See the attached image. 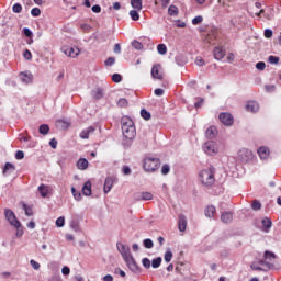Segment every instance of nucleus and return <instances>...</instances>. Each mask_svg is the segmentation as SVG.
<instances>
[{
  "instance_id": "nucleus-1",
  "label": "nucleus",
  "mask_w": 281,
  "mask_h": 281,
  "mask_svg": "<svg viewBox=\"0 0 281 281\" xmlns=\"http://www.w3.org/2000/svg\"><path fill=\"white\" fill-rule=\"evenodd\" d=\"M116 247L131 271L134 273H139V266L137 265V261H135V258H133V255H131V247L122 243H117Z\"/></svg>"
},
{
  "instance_id": "nucleus-2",
  "label": "nucleus",
  "mask_w": 281,
  "mask_h": 281,
  "mask_svg": "<svg viewBox=\"0 0 281 281\" xmlns=\"http://www.w3.org/2000/svg\"><path fill=\"white\" fill-rule=\"evenodd\" d=\"M215 169L214 167H209L206 169H203L200 171L199 173V179L202 183V186H205V188H212V186H214V183L216 182V178H215Z\"/></svg>"
},
{
  "instance_id": "nucleus-3",
  "label": "nucleus",
  "mask_w": 281,
  "mask_h": 281,
  "mask_svg": "<svg viewBox=\"0 0 281 281\" xmlns=\"http://www.w3.org/2000/svg\"><path fill=\"white\" fill-rule=\"evenodd\" d=\"M122 133L126 139H133L137 135L133 120L126 116L122 119Z\"/></svg>"
},
{
  "instance_id": "nucleus-4",
  "label": "nucleus",
  "mask_w": 281,
  "mask_h": 281,
  "mask_svg": "<svg viewBox=\"0 0 281 281\" xmlns=\"http://www.w3.org/2000/svg\"><path fill=\"white\" fill-rule=\"evenodd\" d=\"M159 166H161L159 158L148 157L144 159L143 168L146 172H155V170H159Z\"/></svg>"
},
{
  "instance_id": "nucleus-5",
  "label": "nucleus",
  "mask_w": 281,
  "mask_h": 281,
  "mask_svg": "<svg viewBox=\"0 0 281 281\" xmlns=\"http://www.w3.org/2000/svg\"><path fill=\"white\" fill-rule=\"evenodd\" d=\"M4 216H5L7 221L10 223V225H12L13 227H16V229H19V227H21V222H19L16 220V215L14 214L13 210L5 209Z\"/></svg>"
},
{
  "instance_id": "nucleus-6",
  "label": "nucleus",
  "mask_w": 281,
  "mask_h": 281,
  "mask_svg": "<svg viewBox=\"0 0 281 281\" xmlns=\"http://www.w3.org/2000/svg\"><path fill=\"white\" fill-rule=\"evenodd\" d=\"M276 258H278V256H276L272 251L266 250L263 254V260H260L259 263L260 265H267L269 267V271H271V269H273V260H276Z\"/></svg>"
},
{
  "instance_id": "nucleus-7",
  "label": "nucleus",
  "mask_w": 281,
  "mask_h": 281,
  "mask_svg": "<svg viewBox=\"0 0 281 281\" xmlns=\"http://www.w3.org/2000/svg\"><path fill=\"white\" fill-rule=\"evenodd\" d=\"M203 150L206 155H216L218 147H216V143L209 140L203 145Z\"/></svg>"
},
{
  "instance_id": "nucleus-8",
  "label": "nucleus",
  "mask_w": 281,
  "mask_h": 281,
  "mask_svg": "<svg viewBox=\"0 0 281 281\" xmlns=\"http://www.w3.org/2000/svg\"><path fill=\"white\" fill-rule=\"evenodd\" d=\"M220 122L224 124V126H232L234 124V116L231 113L222 112L220 114Z\"/></svg>"
},
{
  "instance_id": "nucleus-9",
  "label": "nucleus",
  "mask_w": 281,
  "mask_h": 281,
  "mask_svg": "<svg viewBox=\"0 0 281 281\" xmlns=\"http://www.w3.org/2000/svg\"><path fill=\"white\" fill-rule=\"evenodd\" d=\"M238 159H239V161H241L243 164H247L250 159H251V157H252V155H251V150H249V149H240L239 151H238Z\"/></svg>"
},
{
  "instance_id": "nucleus-10",
  "label": "nucleus",
  "mask_w": 281,
  "mask_h": 281,
  "mask_svg": "<svg viewBox=\"0 0 281 281\" xmlns=\"http://www.w3.org/2000/svg\"><path fill=\"white\" fill-rule=\"evenodd\" d=\"M213 56L215 60H223L225 58V49L223 48V46H216L213 49Z\"/></svg>"
},
{
  "instance_id": "nucleus-11",
  "label": "nucleus",
  "mask_w": 281,
  "mask_h": 281,
  "mask_svg": "<svg viewBox=\"0 0 281 281\" xmlns=\"http://www.w3.org/2000/svg\"><path fill=\"white\" fill-rule=\"evenodd\" d=\"M250 269L252 271H269V266L267 263H260L259 260L258 262L251 263Z\"/></svg>"
},
{
  "instance_id": "nucleus-12",
  "label": "nucleus",
  "mask_w": 281,
  "mask_h": 281,
  "mask_svg": "<svg viewBox=\"0 0 281 281\" xmlns=\"http://www.w3.org/2000/svg\"><path fill=\"white\" fill-rule=\"evenodd\" d=\"M260 109V105L256 101H248L246 103V111L249 113H257V111Z\"/></svg>"
},
{
  "instance_id": "nucleus-13",
  "label": "nucleus",
  "mask_w": 281,
  "mask_h": 281,
  "mask_svg": "<svg viewBox=\"0 0 281 281\" xmlns=\"http://www.w3.org/2000/svg\"><path fill=\"white\" fill-rule=\"evenodd\" d=\"M66 56L70 58H78L80 56V48L78 47H70L65 50Z\"/></svg>"
},
{
  "instance_id": "nucleus-14",
  "label": "nucleus",
  "mask_w": 281,
  "mask_h": 281,
  "mask_svg": "<svg viewBox=\"0 0 281 281\" xmlns=\"http://www.w3.org/2000/svg\"><path fill=\"white\" fill-rule=\"evenodd\" d=\"M95 133V127L89 126L86 130H82V132L79 134V137L81 139H89V135H93Z\"/></svg>"
},
{
  "instance_id": "nucleus-15",
  "label": "nucleus",
  "mask_w": 281,
  "mask_h": 281,
  "mask_svg": "<svg viewBox=\"0 0 281 281\" xmlns=\"http://www.w3.org/2000/svg\"><path fill=\"white\" fill-rule=\"evenodd\" d=\"M187 227H188V221L186 220V217L183 215H180L179 222H178L179 232H186Z\"/></svg>"
},
{
  "instance_id": "nucleus-16",
  "label": "nucleus",
  "mask_w": 281,
  "mask_h": 281,
  "mask_svg": "<svg viewBox=\"0 0 281 281\" xmlns=\"http://www.w3.org/2000/svg\"><path fill=\"white\" fill-rule=\"evenodd\" d=\"M151 76H153V78H156L157 80L164 79V75H161V71L159 70V65H155L151 68Z\"/></svg>"
},
{
  "instance_id": "nucleus-17",
  "label": "nucleus",
  "mask_w": 281,
  "mask_h": 281,
  "mask_svg": "<svg viewBox=\"0 0 281 281\" xmlns=\"http://www.w3.org/2000/svg\"><path fill=\"white\" fill-rule=\"evenodd\" d=\"M77 168L78 170H87V168H89V160H87V158H80L77 161Z\"/></svg>"
},
{
  "instance_id": "nucleus-18",
  "label": "nucleus",
  "mask_w": 281,
  "mask_h": 281,
  "mask_svg": "<svg viewBox=\"0 0 281 281\" xmlns=\"http://www.w3.org/2000/svg\"><path fill=\"white\" fill-rule=\"evenodd\" d=\"M111 188H113V178L109 177L105 179L103 192L109 194V192H111Z\"/></svg>"
},
{
  "instance_id": "nucleus-19",
  "label": "nucleus",
  "mask_w": 281,
  "mask_h": 281,
  "mask_svg": "<svg viewBox=\"0 0 281 281\" xmlns=\"http://www.w3.org/2000/svg\"><path fill=\"white\" fill-rule=\"evenodd\" d=\"M260 159H269V155H270V151H269V148L267 147H260L258 150H257Z\"/></svg>"
},
{
  "instance_id": "nucleus-20",
  "label": "nucleus",
  "mask_w": 281,
  "mask_h": 281,
  "mask_svg": "<svg viewBox=\"0 0 281 281\" xmlns=\"http://www.w3.org/2000/svg\"><path fill=\"white\" fill-rule=\"evenodd\" d=\"M82 194L85 196H91L92 191H91V181H87L83 187H82Z\"/></svg>"
},
{
  "instance_id": "nucleus-21",
  "label": "nucleus",
  "mask_w": 281,
  "mask_h": 281,
  "mask_svg": "<svg viewBox=\"0 0 281 281\" xmlns=\"http://www.w3.org/2000/svg\"><path fill=\"white\" fill-rule=\"evenodd\" d=\"M234 218V215L232 212H224L221 215L222 223H232V220Z\"/></svg>"
},
{
  "instance_id": "nucleus-22",
  "label": "nucleus",
  "mask_w": 281,
  "mask_h": 281,
  "mask_svg": "<svg viewBox=\"0 0 281 281\" xmlns=\"http://www.w3.org/2000/svg\"><path fill=\"white\" fill-rule=\"evenodd\" d=\"M138 201H153V193L143 192L136 198Z\"/></svg>"
},
{
  "instance_id": "nucleus-23",
  "label": "nucleus",
  "mask_w": 281,
  "mask_h": 281,
  "mask_svg": "<svg viewBox=\"0 0 281 281\" xmlns=\"http://www.w3.org/2000/svg\"><path fill=\"white\" fill-rule=\"evenodd\" d=\"M216 127L215 126H210L206 132L205 135L209 139H214V137H216Z\"/></svg>"
},
{
  "instance_id": "nucleus-24",
  "label": "nucleus",
  "mask_w": 281,
  "mask_h": 281,
  "mask_svg": "<svg viewBox=\"0 0 281 281\" xmlns=\"http://www.w3.org/2000/svg\"><path fill=\"white\" fill-rule=\"evenodd\" d=\"M37 190L43 199L49 194V186L41 184Z\"/></svg>"
},
{
  "instance_id": "nucleus-25",
  "label": "nucleus",
  "mask_w": 281,
  "mask_h": 281,
  "mask_svg": "<svg viewBox=\"0 0 281 281\" xmlns=\"http://www.w3.org/2000/svg\"><path fill=\"white\" fill-rule=\"evenodd\" d=\"M14 170H16V167L11 162H7L3 169V175H12Z\"/></svg>"
},
{
  "instance_id": "nucleus-26",
  "label": "nucleus",
  "mask_w": 281,
  "mask_h": 281,
  "mask_svg": "<svg viewBox=\"0 0 281 281\" xmlns=\"http://www.w3.org/2000/svg\"><path fill=\"white\" fill-rule=\"evenodd\" d=\"M214 214H216V207L214 205H210L205 209V216L207 218H213Z\"/></svg>"
},
{
  "instance_id": "nucleus-27",
  "label": "nucleus",
  "mask_w": 281,
  "mask_h": 281,
  "mask_svg": "<svg viewBox=\"0 0 281 281\" xmlns=\"http://www.w3.org/2000/svg\"><path fill=\"white\" fill-rule=\"evenodd\" d=\"M261 224L263 227V232H269V229H271V225H273V223L271 222V220L269 217L263 218Z\"/></svg>"
},
{
  "instance_id": "nucleus-28",
  "label": "nucleus",
  "mask_w": 281,
  "mask_h": 281,
  "mask_svg": "<svg viewBox=\"0 0 281 281\" xmlns=\"http://www.w3.org/2000/svg\"><path fill=\"white\" fill-rule=\"evenodd\" d=\"M103 95L104 93L102 92L101 88H97L92 91V98H94V100H102Z\"/></svg>"
},
{
  "instance_id": "nucleus-29",
  "label": "nucleus",
  "mask_w": 281,
  "mask_h": 281,
  "mask_svg": "<svg viewBox=\"0 0 281 281\" xmlns=\"http://www.w3.org/2000/svg\"><path fill=\"white\" fill-rule=\"evenodd\" d=\"M20 78L22 80V82H25L26 85H30V82H32V74H25V72H22L20 75Z\"/></svg>"
},
{
  "instance_id": "nucleus-30",
  "label": "nucleus",
  "mask_w": 281,
  "mask_h": 281,
  "mask_svg": "<svg viewBox=\"0 0 281 281\" xmlns=\"http://www.w3.org/2000/svg\"><path fill=\"white\" fill-rule=\"evenodd\" d=\"M169 16H177L179 14V8L177 5L171 4L168 9Z\"/></svg>"
},
{
  "instance_id": "nucleus-31",
  "label": "nucleus",
  "mask_w": 281,
  "mask_h": 281,
  "mask_svg": "<svg viewBox=\"0 0 281 281\" xmlns=\"http://www.w3.org/2000/svg\"><path fill=\"white\" fill-rule=\"evenodd\" d=\"M131 5L134 8V10H137L140 12L142 10V0H131Z\"/></svg>"
},
{
  "instance_id": "nucleus-32",
  "label": "nucleus",
  "mask_w": 281,
  "mask_h": 281,
  "mask_svg": "<svg viewBox=\"0 0 281 281\" xmlns=\"http://www.w3.org/2000/svg\"><path fill=\"white\" fill-rule=\"evenodd\" d=\"M158 54H161V56L166 55L168 52V47H166V44H159L157 46Z\"/></svg>"
},
{
  "instance_id": "nucleus-33",
  "label": "nucleus",
  "mask_w": 281,
  "mask_h": 281,
  "mask_svg": "<svg viewBox=\"0 0 281 281\" xmlns=\"http://www.w3.org/2000/svg\"><path fill=\"white\" fill-rule=\"evenodd\" d=\"M41 135H47L49 133V125L42 124L38 128Z\"/></svg>"
},
{
  "instance_id": "nucleus-34",
  "label": "nucleus",
  "mask_w": 281,
  "mask_h": 281,
  "mask_svg": "<svg viewBox=\"0 0 281 281\" xmlns=\"http://www.w3.org/2000/svg\"><path fill=\"white\" fill-rule=\"evenodd\" d=\"M116 104L120 106V109H126V106H128V100L121 98Z\"/></svg>"
},
{
  "instance_id": "nucleus-35",
  "label": "nucleus",
  "mask_w": 281,
  "mask_h": 281,
  "mask_svg": "<svg viewBox=\"0 0 281 281\" xmlns=\"http://www.w3.org/2000/svg\"><path fill=\"white\" fill-rule=\"evenodd\" d=\"M130 16H131L132 21H139V13H138L137 9L131 10Z\"/></svg>"
},
{
  "instance_id": "nucleus-36",
  "label": "nucleus",
  "mask_w": 281,
  "mask_h": 281,
  "mask_svg": "<svg viewBox=\"0 0 281 281\" xmlns=\"http://www.w3.org/2000/svg\"><path fill=\"white\" fill-rule=\"evenodd\" d=\"M153 269H159L161 267V257H157L151 261Z\"/></svg>"
},
{
  "instance_id": "nucleus-37",
  "label": "nucleus",
  "mask_w": 281,
  "mask_h": 281,
  "mask_svg": "<svg viewBox=\"0 0 281 281\" xmlns=\"http://www.w3.org/2000/svg\"><path fill=\"white\" fill-rule=\"evenodd\" d=\"M23 210H24L26 216L34 215V211L32 210V206H27V204H23Z\"/></svg>"
},
{
  "instance_id": "nucleus-38",
  "label": "nucleus",
  "mask_w": 281,
  "mask_h": 281,
  "mask_svg": "<svg viewBox=\"0 0 281 281\" xmlns=\"http://www.w3.org/2000/svg\"><path fill=\"white\" fill-rule=\"evenodd\" d=\"M12 11H13L15 14H21V12H23V7L21 5V3H15V4L12 7Z\"/></svg>"
},
{
  "instance_id": "nucleus-39",
  "label": "nucleus",
  "mask_w": 281,
  "mask_h": 281,
  "mask_svg": "<svg viewBox=\"0 0 281 281\" xmlns=\"http://www.w3.org/2000/svg\"><path fill=\"white\" fill-rule=\"evenodd\" d=\"M132 47H134V49L140 50V49H144V44H142V42L135 40L132 42Z\"/></svg>"
},
{
  "instance_id": "nucleus-40",
  "label": "nucleus",
  "mask_w": 281,
  "mask_h": 281,
  "mask_svg": "<svg viewBox=\"0 0 281 281\" xmlns=\"http://www.w3.org/2000/svg\"><path fill=\"white\" fill-rule=\"evenodd\" d=\"M71 192H72L74 199H76V201H81L82 194L80 192L76 191V188L72 187Z\"/></svg>"
},
{
  "instance_id": "nucleus-41",
  "label": "nucleus",
  "mask_w": 281,
  "mask_h": 281,
  "mask_svg": "<svg viewBox=\"0 0 281 281\" xmlns=\"http://www.w3.org/2000/svg\"><path fill=\"white\" fill-rule=\"evenodd\" d=\"M268 63H270V65H278V63H280V58L271 55L268 58Z\"/></svg>"
},
{
  "instance_id": "nucleus-42",
  "label": "nucleus",
  "mask_w": 281,
  "mask_h": 281,
  "mask_svg": "<svg viewBox=\"0 0 281 281\" xmlns=\"http://www.w3.org/2000/svg\"><path fill=\"white\" fill-rule=\"evenodd\" d=\"M140 116L143 117V120H150V112L143 109L140 110Z\"/></svg>"
},
{
  "instance_id": "nucleus-43",
  "label": "nucleus",
  "mask_w": 281,
  "mask_h": 281,
  "mask_svg": "<svg viewBox=\"0 0 281 281\" xmlns=\"http://www.w3.org/2000/svg\"><path fill=\"white\" fill-rule=\"evenodd\" d=\"M262 207V204L258 201V200H255L251 204V209L255 210V211H258Z\"/></svg>"
},
{
  "instance_id": "nucleus-44",
  "label": "nucleus",
  "mask_w": 281,
  "mask_h": 281,
  "mask_svg": "<svg viewBox=\"0 0 281 281\" xmlns=\"http://www.w3.org/2000/svg\"><path fill=\"white\" fill-rule=\"evenodd\" d=\"M144 247L146 249H153V247H154L153 239H145L144 240Z\"/></svg>"
},
{
  "instance_id": "nucleus-45",
  "label": "nucleus",
  "mask_w": 281,
  "mask_h": 281,
  "mask_svg": "<svg viewBox=\"0 0 281 281\" xmlns=\"http://www.w3.org/2000/svg\"><path fill=\"white\" fill-rule=\"evenodd\" d=\"M267 67V64H265V61H259L256 64V69H258L259 71H265Z\"/></svg>"
},
{
  "instance_id": "nucleus-46",
  "label": "nucleus",
  "mask_w": 281,
  "mask_h": 281,
  "mask_svg": "<svg viewBox=\"0 0 281 281\" xmlns=\"http://www.w3.org/2000/svg\"><path fill=\"white\" fill-rule=\"evenodd\" d=\"M200 23H203V16L198 15L192 20V25H199Z\"/></svg>"
},
{
  "instance_id": "nucleus-47",
  "label": "nucleus",
  "mask_w": 281,
  "mask_h": 281,
  "mask_svg": "<svg viewBox=\"0 0 281 281\" xmlns=\"http://www.w3.org/2000/svg\"><path fill=\"white\" fill-rule=\"evenodd\" d=\"M56 226L57 227H65V218L63 216H60L56 220Z\"/></svg>"
},
{
  "instance_id": "nucleus-48",
  "label": "nucleus",
  "mask_w": 281,
  "mask_h": 281,
  "mask_svg": "<svg viewBox=\"0 0 281 281\" xmlns=\"http://www.w3.org/2000/svg\"><path fill=\"white\" fill-rule=\"evenodd\" d=\"M195 65H198V67H203V65H205V60L203 59V57L201 56L196 57Z\"/></svg>"
},
{
  "instance_id": "nucleus-49",
  "label": "nucleus",
  "mask_w": 281,
  "mask_h": 281,
  "mask_svg": "<svg viewBox=\"0 0 281 281\" xmlns=\"http://www.w3.org/2000/svg\"><path fill=\"white\" fill-rule=\"evenodd\" d=\"M112 81L113 82H122V75H120V74H114V75H112Z\"/></svg>"
},
{
  "instance_id": "nucleus-50",
  "label": "nucleus",
  "mask_w": 281,
  "mask_h": 281,
  "mask_svg": "<svg viewBox=\"0 0 281 281\" xmlns=\"http://www.w3.org/2000/svg\"><path fill=\"white\" fill-rule=\"evenodd\" d=\"M112 65H115V57H109V58L105 60V66H106V67H111Z\"/></svg>"
},
{
  "instance_id": "nucleus-51",
  "label": "nucleus",
  "mask_w": 281,
  "mask_h": 281,
  "mask_svg": "<svg viewBox=\"0 0 281 281\" xmlns=\"http://www.w3.org/2000/svg\"><path fill=\"white\" fill-rule=\"evenodd\" d=\"M31 14H32V16H41V9H38V8H33V9L31 10Z\"/></svg>"
},
{
  "instance_id": "nucleus-52",
  "label": "nucleus",
  "mask_w": 281,
  "mask_h": 281,
  "mask_svg": "<svg viewBox=\"0 0 281 281\" xmlns=\"http://www.w3.org/2000/svg\"><path fill=\"white\" fill-rule=\"evenodd\" d=\"M23 56L25 60H32V52L30 49L24 50Z\"/></svg>"
},
{
  "instance_id": "nucleus-53",
  "label": "nucleus",
  "mask_w": 281,
  "mask_h": 281,
  "mask_svg": "<svg viewBox=\"0 0 281 281\" xmlns=\"http://www.w3.org/2000/svg\"><path fill=\"white\" fill-rule=\"evenodd\" d=\"M92 12H94V14H100L102 12V7H100L99 4L93 5Z\"/></svg>"
},
{
  "instance_id": "nucleus-54",
  "label": "nucleus",
  "mask_w": 281,
  "mask_h": 281,
  "mask_svg": "<svg viewBox=\"0 0 281 281\" xmlns=\"http://www.w3.org/2000/svg\"><path fill=\"white\" fill-rule=\"evenodd\" d=\"M170 260H172V251H167L165 254V262H170Z\"/></svg>"
},
{
  "instance_id": "nucleus-55",
  "label": "nucleus",
  "mask_w": 281,
  "mask_h": 281,
  "mask_svg": "<svg viewBox=\"0 0 281 281\" xmlns=\"http://www.w3.org/2000/svg\"><path fill=\"white\" fill-rule=\"evenodd\" d=\"M170 172V166L169 165H164L161 167V175H168Z\"/></svg>"
},
{
  "instance_id": "nucleus-56",
  "label": "nucleus",
  "mask_w": 281,
  "mask_h": 281,
  "mask_svg": "<svg viewBox=\"0 0 281 281\" xmlns=\"http://www.w3.org/2000/svg\"><path fill=\"white\" fill-rule=\"evenodd\" d=\"M143 267H145V269H150V259L144 258L143 259Z\"/></svg>"
},
{
  "instance_id": "nucleus-57",
  "label": "nucleus",
  "mask_w": 281,
  "mask_h": 281,
  "mask_svg": "<svg viewBox=\"0 0 281 281\" xmlns=\"http://www.w3.org/2000/svg\"><path fill=\"white\" fill-rule=\"evenodd\" d=\"M25 157V153H23L22 150H18L15 154V159L21 160Z\"/></svg>"
},
{
  "instance_id": "nucleus-58",
  "label": "nucleus",
  "mask_w": 281,
  "mask_h": 281,
  "mask_svg": "<svg viewBox=\"0 0 281 281\" xmlns=\"http://www.w3.org/2000/svg\"><path fill=\"white\" fill-rule=\"evenodd\" d=\"M31 266H32L33 269H35V270L41 269V263H38V262L35 261L34 259L31 260Z\"/></svg>"
},
{
  "instance_id": "nucleus-59",
  "label": "nucleus",
  "mask_w": 281,
  "mask_h": 281,
  "mask_svg": "<svg viewBox=\"0 0 281 281\" xmlns=\"http://www.w3.org/2000/svg\"><path fill=\"white\" fill-rule=\"evenodd\" d=\"M24 32V36H26L27 38H32V31L27 27L23 29Z\"/></svg>"
},
{
  "instance_id": "nucleus-60",
  "label": "nucleus",
  "mask_w": 281,
  "mask_h": 281,
  "mask_svg": "<svg viewBox=\"0 0 281 281\" xmlns=\"http://www.w3.org/2000/svg\"><path fill=\"white\" fill-rule=\"evenodd\" d=\"M49 146L56 149L58 147V140H56V138H52L49 142Z\"/></svg>"
},
{
  "instance_id": "nucleus-61",
  "label": "nucleus",
  "mask_w": 281,
  "mask_h": 281,
  "mask_svg": "<svg viewBox=\"0 0 281 281\" xmlns=\"http://www.w3.org/2000/svg\"><path fill=\"white\" fill-rule=\"evenodd\" d=\"M271 36H273V31L267 29L265 30V37L266 38H271Z\"/></svg>"
},
{
  "instance_id": "nucleus-62",
  "label": "nucleus",
  "mask_w": 281,
  "mask_h": 281,
  "mask_svg": "<svg viewBox=\"0 0 281 281\" xmlns=\"http://www.w3.org/2000/svg\"><path fill=\"white\" fill-rule=\"evenodd\" d=\"M122 172H123V175H131V167H128V166H123Z\"/></svg>"
},
{
  "instance_id": "nucleus-63",
  "label": "nucleus",
  "mask_w": 281,
  "mask_h": 281,
  "mask_svg": "<svg viewBox=\"0 0 281 281\" xmlns=\"http://www.w3.org/2000/svg\"><path fill=\"white\" fill-rule=\"evenodd\" d=\"M154 93H155V95L161 97V95H164V89L157 88V89L154 91Z\"/></svg>"
},
{
  "instance_id": "nucleus-64",
  "label": "nucleus",
  "mask_w": 281,
  "mask_h": 281,
  "mask_svg": "<svg viewBox=\"0 0 281 281\" xmlns=\"http://www.w3.org/2000/svg\"><path fill=\"white\" fill-rule=\"evenodd\" d=\"M103 281H113V276H111V274L104 276Z\"/></svg>"
}]
</instances>
